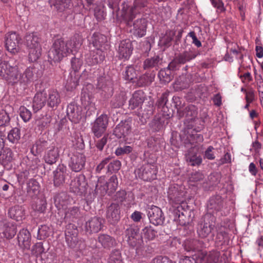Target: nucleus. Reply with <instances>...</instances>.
I'll use <instances>...</instances> for the list:
<instances>
[{
  "label": "nucleus",
  "mask_w": 263,
  "mask_h": 263,
  "mask_svg": "<svg viewBox=\"0 0 263 263\" xmlns=\"http://www.w3.org/2000/svg\"><path fill=\"white\" fill-rule=\"evenodd\" d=\"M136 177L144 181H151L156 178V166L154 163H146L135 171Z\"/></svg>",
  "instance_id": "5"
},
{
  "label": "nucleus",
  "mask_w": 263,
  "mask_h": 263,
  "mask_svg": "<svg viewBox=\"0 0 263 263\" xmlns=\"http://www.w3.org/2000/svg\"><path fill=\"white\" fill-rule=\"evenodd\" d=\"M118 185V178L116 175H112L107 182L105 183V186L104 187V190L105 192L109 191V193H111L114 192Z\"/></svg>",
  "instance_id": "41"
},
{
  "label": "nucleus",
  "mask_w": 263,
  "mask_h": 263,
  "mask_svg": "<svg viewBox=\"0 0 263 263\" xmlns=\"http://www.w3.org/2000/svg\"><path fill=\"white\" fill-rule=\"evenodd\" d=\"M98 241L105 249H110L116 243L114 238L105 234H100L98 237Z\"/></svg>",
  "instance_id": "30"
},
{
  "label": "nucleus",
  "mask_w": 263,
  "mask_h": 263,
  "mask_svg": "<svg viewBox=\"0 0 263 263\" xmlns=\"http://www.w3.org/2000/svg\"><path fill=\"white\" fill-rule=\"evenodd\" d=\"M44 248L42 242L35 243L31 249V254L33 255L38 256L44 252Z\"/></svg>",
  "instance_id": "63"
},
{
  "label": "nucleus",
  "mask_w": 263,
  "mask_h": 263,
  "mask_svg": "<svg viewBox=\"0 0 263 263\" xmlns=\"http://www.w3.org/2000/svg\"><path fill=\"white\" fill-rule=\"evenodd\" d=\"M108 263H123V260L120 251L114 250L110 253L107 261Z\"/></svg>",
  "instance_id": "51"
},
{
  "label": "nucleus",
  "mask_w": 263,
  "mask_h": 263,
  "mask_svg": "<svg viewBox=\"0 0 263 263\" xmlns=\"http://www.w3.org/2000/svg\"><path fill=\"white\" fill-rule=\"evenodd\" d=\"M193 150L190 149L188 154L186 155V160L192 166L199 165L202 162V158L200 156H197L193 153L192 152Z\"/></svg>",
  "instance_id": "43"
},
{
  "label": "nucleus",
  "mask_w": 263,
  "mask_h": 263,
  "mask_svg": "<svg viewBox=\"0 0 263 263\" xmlns=\"http://www.w3.org/2000/svg\"><path fill=\"white\" fill-rule=\"evenodd\" d=\"M20 115L24 122H27L31 119L32 114L26 107L22 106L20 107Z\"/></svg>",
  "instance_id": "58"
},
{
  "label": "nucleus",
  "mask_w": 263,
  "mask_h": 263,
  "mask_svg": "<svg viewBox=\"0 0 263 263\" xmlns=\"http://www.w3.org/2000/svg\"><path fill=\"white\" fill-rule=\"evenodd\" d=\"M162 59L159 55L147 58L143 62V68L145 70L155 69L157 70L162 64Z\"/></svg>",
  "instance_id": "26"
},
{
  "label": "nucleus",
  "mask_w": 263,
  "mask_h": 263,
  "mask_svg": "<svg viewBox=\"0 0 263 263\" xmlns=\"http://www.w3.org/2000/svg\"><path fill=\"white\" fill-rule=\"evenodd\" d=\"M121 163L119 160H114L110 162L108 166V171L112 173L117 172L121 168Z\"/></svg>",
  "instance_id": "64"
},
{
  "label": "nucleus",
  "mask_w": 263,
  "mask_h": 263,
  "mask_svg": "<svg viewBox=\"0 0 263 263\" xmlns=\"http://www.w3.org/2000/svg\"><path fill=\"white\" fill-rule=\"evenodd\" d=\"M169 198L174 200L177 203H179L184 201V198H183V194L182 193H180L177 191H175V192H171V191L168 192Z\"/></svg>",
  "instance_id": "57"
},
{
  "label": "nucleus",
  "mask_w": 263,
  "mask_h": 263,
  "mask_svg": "<svg viewBox=\"0 0 263 263\" xmlns=\"http://www.w3.org/2000/svg\"><path fill=\"white\" fill-rule=\"evenodd\" d=\"M157 232L152 226L146 227L142 230L143 237L148 240H153L157 236Z\"/></svg>",
  "instance_id": "47"
},
{
  "label": "nucleus",
  "mask_w": 263,
  "mask_h": 263,
  "mask_svg": "<svg viewBox=\"0 0 263 263\" xmlns=\"http://www.w3.org/2000/svg\"><path fill=\"white\" fill-rule=\"evenodd\" d=\"M202 245L201 242L197 239L187 240L184 242V249L188 252L199 250Z\"/></svg>",
  "instance_id": "36"
},
{
  "label": "nucleus",
  "mask_w": 263,
  "mask_h": 263,
  "mask_svg": "<svg viewBox=\"0 0 263 263\" xmlns=\"http://www.w3.org/2000/svg\"><path fill=\"white\" fill-rule=\"evenodd\" d=\"M133 50V47L129 40L126 39L121 41L118 49L119 59H128L132 53Z\"/></svg>",
  "instance_id": "15"
},
{
  "label": "nucleus",
  "mask_w": 263,
  "mask_h": 263,
  "mask_svg": "<svg viewBox=\"0 0 263 263\" xmlns=\"http://www.w3.org/2000/svg\"><path fill=\"white\" fill-rule=\"evenodd\" d=\"M175 106L177 109V114L180 118H182L184 116V110L185 107H184V103H182L181 98L178 97H174L173 98Z\"/></svg>",
  "instance_id": "48"
},
{
  "label": "nucleus",
  "mask_w": 263,
  "mask_h": 263,
  "mask_svg": "<svg viewBox=\"0 0 263 263\" xmlns=\"http://www.w3.org/2000/svg\"><path fill=\"white\" fill-rule=\"evenodd\" d=\"M204 178V174L201 172L197 171L190 174L189 182L190 183H193L192 185H194L195 183L203 180Z\"/></svg>",
  "instance_id": "53"
},
{
  "label": "nucleus",
  "mask_w": 263,
  "mask_h": 263,
  "mask_svg": "<svg viewBox=\"0 0 263 263\" xmlns=\"http://www.w3.org/2000/svg\"><path fill=\"white\" fill-rule=\"evenodd\" d=\"M26 194L31 198H35L40 192L39 183L34 179H30L26 183Z\"/></svg>",
  "instance_id": "22"
},
{
  "label": "nucleus",
  "mask_w": 263,
  "mask_h": 263,
  "mask_svg": "<svg viewBox=\"0 0 263 263\" xmlns=\"http://www.w3.org/2000/svg\"><path fill=\"white\" fill-rule=\"evenodd\" d=\"M197 55L195 52L191 50H185L177 56V60L180 64H184L195 59Z\"/></svg>",
  "instance_id": "31"
},
{
  "label": "nucleus",
  "mask_w": 263,
  "mask_h": 263,
  "mask_svg": "<svg viewBox=\"0 0 263 263\" xmlns=\"http://www.w3.org/2000/svg\"><path fill=\"white\" fill-rule=\"evenodd\" d=\"M108 123V118L106 115H101L94 121L91 130L94 135L97 137H100L106 131Z\"/></svg>",
  "instance_id": "10"
},
{
  "label": "nucleus",
  "mask_w": 263,
  "mask_h": 263,
  "mask_svg": "<svg viewBox=\"0 0 263 263\" xmlns=\"http://www.w3.org/2000/svg\"><path fill=\"white\" fill-rule=\"evenodd\" d=\"M145 95L142 90H137L133 95L129 101V106L131 109H134L140 106L144 102Z\"/></svg>",
  "instance_id": "25"
},
{
  "label": "nucleus",
  "mask_w": 263,
  "mask_h": 263,
  "mask_svg": "<svg viewBox=\"0 0 263 263\" xmlns=\"http://www.w3.org/2000/svg\"><path fill=\"white\" fill-rule=\"evenodd\" d=\"M216 239L217 241L221 242L222 244L228 245L230 240V237L228 233L224 231L218 233Z\"/></svg>",
  "instance_id": "60"
},
{
  "label": "nucleus",
  "mask_w": 263,
  "mask_h": 263,
  "mask_svg": "<svg viewBox=\"0 0 263 263\" xmlns=\"http://www.w3.org/2000/svg\"><path fill=\"white\" fill-rule=\"evenodd\" d=\"M80 215V209L78 206H72L68 208L65 212V218L69 220H73Z\"/></svg>",
  "instance_id": "46"
},
{
  "label": "nucleus",
  "mask_w": 263,
  "mask_h": 263,
  "mask_svg": "<svg viewBox=\"0 0 263 263\" xmlns=\"http://www.w3.org/2000/svg\"><path fill=\"white\" fill-rule=\"evenodd\" d=\"M82 107L72 102L67 108V115L69 120L74 123H79L82 118Z\"/></svg>",
  "instance_id": "14"
},
{
  "label": "nucleus",
  "mask_w": 263,
  "mask_h": 263,
  "mask_svg": "<svg viewBox=\"0 0 263 263\" xmlns=\"http://www.w3.org/2000/svg\"><path fill=\"white\" fill-rule=\"evenodd\" d=\"M167 101V95L166 93H162L161 97L158 99L156 105L158 108H162V110L164 112H165V109L167 107H165V105Z\"/></svg>",
  "instance_id": "61"
},
{
  "label": "nucleus",
  "mask_w": 263,
  "mask_h": 263,
  "mask_svg": "<svg viewBox=\"0 0 263 263\" xmlns=\"http://www.w3.org/2000/svg\"><path fill=\"white\" fill-rule=\"evenodd\" d=\"M10 118L6 111H0V126H6L9 124Z\"/></svg>",
  "instance_id": "62"
},
{
  "label": "nucleus",
  "mask_w": 263,
  "mask_h": 263,
  "mask_svg": "<svg viewBox=\"0 0 263 263\" xmlns=\"http://www.w3.org/2000/svg\"><path fill=\"white\" fill-rule=\"evenodd\" d=\"M126 100L125 94L122 92L116 95L111 100L110 104L114 108H119L123 106Z\"/></svg>",
  "instance_id": "39"
},
{
  "label": "nucleus",
  "mask_w": 263,
  "mask_h": 263,
  "mask_svg": "<svg viewBox=\"0 0 263 263\" xmlns=\"http://www.w3.org/2000/svg\"><path fill=\"white\" fill-rule=\"evenodd\" d=\"M68 157L70 158L69 166L72 171L79 172L84 168L86 158L83 154L77 151L71 152Z\"/></svg>",
  "instance_id": "6"
},
{
  "label": "nucleus",
  "mask_w": 263,
  "mask_h": 263,
  "mask_svg": "<svg viewBox=\"0 0 263 263\" xmlns=\"http://www.w3.org/2000/svg\"><path fill=\"white\" fill-rule=\"evenodd\" d=\"M49 143L45 140L40 139L33 146V149L35 148L37 153H41L48 147Z\"/></svg>",
  "instance_id": "56"
},
{
  "label": "nucleus",
  "mask_w": 263,
  "mask_h": 263,
  "mask_svg": "<svg viewBox=\"0 0 263 263\" xmlns=\"http://www.w3.org/2000/svg\"><path fill=\"white\" fill-rule=\"evenodd\" d=\"M125 235L129 246L135 247L140 245L141 237L138 235V230L136 228L129 226L125 231Z\"/></svg>",
  "instance_id": "17"
},
{
  "label": "nucleus",
  "mask_w": 263,
  "mask_h": 263,
  "mask_svg": "<svg viewBox=\"0 0 263 263\" xmlns=\"http://www.w3.org/2000/svg\"><path fill=\"white\" fill-rule=\"evenodd\" d=\"M10 218L16 220H22L25 217V210L22 206L15 205L10 208L8 211Z\"/></svg>",
  "instance_id": "29"
},
{
  "label": "nucleus",
  "mask_w": 263,
  "mask_h": 263,
  "mask_svg": "<svg viewBox=\"0 0 263 263\" xmlns=\"http://www.w3.org/2000/svg\"><path fill=\"white\" fill-rule=\"evenodd\" d=\"M51 233L50 229L46 225H42L38 229L37 238L42 240L48 237Z\"/></svg>",
  "instance_id": "52"
},
{
  "label": "nucleus",
  "mask_w": 263,
  "mask_h": 263,
  "mask_svg": "<svg viewBox=\"0 0 263 263\" xmlns=\"http://www.w3.org/2000/svg\"><path fill=\"white\" fill-rule=\"evenodd\" d=\"M215 231V217L211 214H206L204 217L203 222L198 228L197 232L201 238H205L211 235L214 236Z\"/></svg>",
  "instance_id": "3"
},
{
  "label": "nucleus",
  "mask_w": 263,
  "mask_h": 263,
  "mask_svg": "<svg viewBox=\"0 0 263 263\" xmlns=\"http://www.w3.org/2000/svg\"><path fill=\"white\" fill-rule=\"evenodd\" d=\"M20 130L17 128H14L9 132L7 138L10 142L14 143L20 140Z\"/></svg>",
  "instance_id": "54"
},
{
  "label": "nucleus",
  "mask_w": 263,
  "mask_h": 263,
  "mask_svg": "<svg viewBox=\"0 0 263 263\" xmlns=\"http://www.w3.org/2000/svg\"><path fill=\"white\" fill-rule=\"evenodd\" d=\"M33 72L29 68H27L23 74H21L18 71V82H19L21 84H24L25 85L28 84L33 81Z\"/></svg>",
  "instance_id": "37"
},
{
  "label": "nucleus",
  "mask_w": 263,
  "mask_h": 263,
  "mask_svg": "<svg viewBox=\"0 0 263 263\" xmlns=\"http://www.w3.org/2000/svg\"><path fill=\"white\" fill-rule=\"evenodd\" d=\"M18 71L16 65H12L9 62L6 61L0 63V76L9 83L18 82Z\"/></svg>",
  "instance_id": "2"
},
{
  "label": "nucleus",
  "mask_w": 263,
  "mask_h": 263,
  "mask_svg": "<svg viewBox=\"0 0 263 263\" xmlns=\"http://www.w3.org/2000/svg\"><path fill=\"white\" fill-rule=\"evenodd\" d=\"M21 37L15 32L8 33L5 35V47L10 52L15 54L20 50Z\"/></svg>",
  "instance_id": "8"
},
{
  "label": "nucleus",
  "mask_w": 263,
  "mask_h": 263,
  "mask_svg": "<svg viewBox=\"0 0 263 263\" xmlns=\"http://www.w3.org/2000/svg\"><path fill=\"white\" fill-rule=\"evenodd\" d=\"M200 257L205 263H216L218 260V254L215 252H211L209 254L202 253Z\"/></svg>",
  "instance_id": "44"
},
{
  "label": "nucleus",
  "mask_w": 263,
  "mask_h": 263,
  "mask_svg": "<svg viewBox=\"0 0 263 263\" xmlns=\"http://www.w3.org/2000/svg\"><path fill=\"white\" fill-rule=\"evenodd\" d=\"M16 232V226L14 224H10L5 227L4 235L7 238L10 239L15 236Z\"/></svg>",
  "instance_id": "55"
},
{
  "label": "nucleus",
  "mask_w": 263,
  "mask_h": 263,
  "mask_svg": "<svg viewBox=\"0 0 263 263\" xmlns=\"http://www.w3.org/2000/svg\"><path fill=\"white\" fill-rule=\"evenodd\" d=\"M19 246L24 249L28 250L31 245V235L27 229H22L17 236Z\"/></svg>",
  "instance_id": "24"
},
{
  "label": "nucleus",
  "mask_w": 263,
  "mask_h": 263,
  "mask_svg": "<svg viewBox=\"0 0 263 263\" xmlns=\"http://www.w3.org/2000/svg\"><path fill=\"white\" fill-rule=\"evenodd\" d=\"M104 220L99 217L91 218L85 223V231L89 234L96 233L101 231L104 226Z\"/></svg>",
  "instance_id": "12"
},
{
  "label": "nucleus",
  "mask_w": 263,
  "mask_h": 263,
  "mask_svg": "<svg viewBox=\"0 0 263 263\" xmlns=\"http://www.w3.org/2000/svg\"><path fill=\"white\" fill-rule=\"evenodd\" d=\"M66 174V167L63 164L59 165L53 172V183L55 186H59L65 182Z\"/></svg>",
  "instance_id": "23"
},
{
  "label": "nucleus",
  "mask_w": 263,
  "mask_h": 263,
  "mask_svg": "<svg viewBox=\"0 0 263 263\" xmlns=\"http://www.w3.org/2000/svg\"><path fill=\"white\" fill-rule=\"evenodd\" d=\"M25 44L29 48L41 46L40 39L34 33L27 34L25 36Z\"/></svg>",
  "instance_id": "33"
},
{
  "label": "nucleus",
  "mask_w": 263,
  "mask_h": 263,
  "mask_svg": "<svg viewBox=\"0 0 263 263\" xmlns=\"http://www.w3.org/2000/svg\"><path fill=\"white\" fill-rule=\"evenodd\" d=\"M223 206V199L220 196L218 195L212 196L207 203V209L209 214L220 211Z\"/></svg>",
  "instance_id": "19"
},
{
  "label": "nucleus",
  "mask_w": 263,
  "mask_h": 263,
  "mask_svg": "<svg viewBox=\"0 0 263 263\" xmlns=\"http://www.w3.org/2000/svg\"><path fill=\"white\" fill-rule=\"evenodd\" d=\"M132 122L130 119L121 121L115 128L114 135L118 138L125 137L131 132Z\"/></svg>",
  "instance_id": "16"
},
{
  "label": "nucleus",
  "mask_w": 263,
  "mask_h": 263,
  "mask_svg": "<svg viewBox=\"0 0 263 263\" xmlns=\"http://www.w3.org/2000/svg\"><path fill=\"white\" fill-rule=\"evenodd\" d=\"M136 15L131 16L129 18L123 17L126 22V25L129 27H133L130 30V32H133L134 34L138 36L142 37L145 35L147 28V21L145 18H140L133 22Z\"/></svg>",
  "instance_id": "4"
},
{
  "label": "nucleus",
  "mask_w": 263,
  "mask_h": 263,
  "mask_svg": "<svg viewBox=\"0 0 263 263\" xmlns=\"http://www.w3.org/2000/svg\"><path fill=\"white\" fill-rule=\"evenodd\" d=\"M87 183L85 177L83 174H80L70 184V189L74 193L82 195L85 194L87 190Z\"/></svg>",
  "instance_id": "9"
},
{
  "label": "nucleus",
  "mask_w": 263,
  "mask_h": 263,
  "mask_svg": "<svg viewBox=\"0 0 263 263\" xmlns=\"http://www.w3.org/2000/svg\"><path fill=\"white\" fill-rule=\"evenodd\" d=\"M148 0H135L133 6L128 7L127 5L124 6L122 9V16L129 18L131 16L136 15L144 10L147 7Z\"/></svg>",
  "instance_id": "7"
},
{
  "label": "nucleus",
  "mask_w": 263,
  "mask_h": 263,
  "mask_svg": "<svg viewBox=\"0 0 263 263\" xmlns=\"http://www.w3.org/2000/svg\"><path fill=\"white\" fill-rule=\"evenodd\" d=\"M106 41L105 35L101 34H95L92 37V44L96 49H100Z\"/></svg>",
  "instance_id": "49"
},
{
  "label": "nucleus",
  "mask_w": 263,
  "mask_h": 263,
  "mask_svg": "<svg viewBox=\"0 0 263 263\" xmlns=\"http://www.w3.org/2000/svg\"><path fill=\"white\" fill-rule=\"evenodd\" d=\"M59 157L58 148L52 146L51 148L44 156V160L46 163L52 164L55 163Z\"/></svg>",
  "instance_id": "34"
},
{
  "label": "nucleus",
  "mask_w": 263,
  "mask_h": 263,
  "mask_svg": "<svg viewBox=\"0 0 263 263\" xmlns=\"http://www.w3.org/2000/svg\"><path fill=\"white\" fill-rule=\"evenodd\" d=\"M47 105L51 108L57 107L61 102L60 96L57 90H49L47 93Z\"/></svg>",
  "instance_id": "28"
},
{
  "label": "nucleus",
  "mask_w": 263,
  "mask_h": 263,
  "mask_svg": "<svg viewBox=\"0 0 263 263\" xmlns=\"http://www.w3.org/2000/svg\"><path fill=\"white\" fill-rule=\"evenodd\" d=\"M71 0H49V2L51 7L58 11H63L68 8L71 3Z\"/></svg>",
  "instance_id": "32"
},
{
  "label": "nucleus",
  "mask_w": 263,
  "mask_h": 263,
  "mask_svg": "<svg viewBox=\"0 0 263 263\" xmlns=\"http://www.w3.org/2000/svg\"><path fill=\"white\" fill-rule=\"evenodd\" d=\"M147 215L150 222L156 226L162 225L164 222L163 213L161 209L157 206H151L148 211Z\"/></svg>",
  "instance_id": "13"
},
{
  "label": "nucleus",
  "mask_w": 263,
  "mask_h": 263,
  "mask_svg": "<svg viewBox=\"0 0 263 263\" xmlns=\"http://www.w3.org/2000/svg\"><path fill=\"white\" fill-rule=\"evenodd\" d=\"M29 59L30 61L34 62L37 60L41 55V46L29 48Z\"/></svg>",
  "instance_id": "50"
},
{
  "label": "nucleus",
  "mask_w": 263,
  "mask_h": 263,
  "mask_svg": "<svg viewBox=\"0 0 263 263\" xmlns=\"http://www.w3.org/2000/svg\"><path fill=\"white\" fill-rule=\"evenodd\" d=\"M71 51L68 43L62 39H57L48 51L49 61L51 64L52 62H59L63 58L67 57Z\"/></svg>",
  "instance_id": "1"
},
{
  "label": "nucleus",
  "mask_w": 263,
  "mask_h": 263,
  "mask_svg": "<svg viewBox=\"0 0 263 263\" xmlns=\"http://www.w3.org/2000/svg\"><path fill=\"white\" fill-rule=\"evenodd\" d=\"M184 113V117L186 118V121L189 123H192V120L196 118L197 115V111L195 107L193 105L185 107Z\"/></svg>",
  "instance_id": "40"
},
{
  "label": "nucleus",
  "mask_w": 263,
  "mask_h": 263,
  "mask_svg": "<svg viewBox=\"0 0 263 263\" xmlns=\"http://www.w3.org/2000/svg\"><path fill=\"white\" fill-rule=\"evenodd\" d=\"M50 116L46 115L41 117H37L35 120L34 124L39 130H42L50 123Z\"/></svg>",
  "instance_id": "42"
},
{
  "label": "nucleus",
  "mask_w": 263,
  "mask_h": 263,
  "mask_svg": "<svg viewBox=\"0 0 263 263\" xmlns=\"http://www.w3.org/2000/svg\"><path fill=\"white\" fill-rule=\"evenodd\" d=\"M106 218L112 224H116L120 218V210L118 204L112 203L107 208Z\"/></svg>",
  "instance_id": "18"
},
{
  "label": "nucleus",
  "mask_w": 263,
  "mask_h": 263,
  "mask_svg": "<svg viewBox=\"0 0 263 263\" xmlns=\"http://www.w3.org/2000/svg\"><path fill=\"white\" fill-rule=\"evenodd\" d=\"M83 64V61L80 58H73L71 60V68L74 71V73H77L81 68Z\"/></svg>",
  "instance_id": "59"
},
{
  "label": "nucleus",
  "mask_w": 263,
  "mask_h": 263,
  "mask_svg": "<svg viewBox=\"0 0 263 263\" xmlns=\"http://www.w3.org/2000/svg\"><path fill=\"white\" fill-rule=\"evenodd\" d=\"M65 235L66 241L68 245L70 248H76L79 241L77 227L73 224L69 223L66 226Z\"/></svg>",
  "instance_id": "11"
},
{
  "label": "nucleus",
  "mask_w": 263,
  "mask_h": 263,
  "mask_svg": "<svg viewBox=\"0 0 263 263\" xmlns=\"http://www.w3.org/2000/svg\"><path fill=\"white\" fill-rule=\"evenodd\" d=\"M47 93L45 90L37 92L32 102V108L34 112H37L42 109L47 102Z\"/></svg>",
  "instance_id": "20"
},
{
  "label": "nucleus",
  "mask_w": 263,
  "mask_h": 263,
  "mask_svg": "<svg viewBox=\"0 0 263 263\" xmlns=\"http://www.w3.org/2000/svg\"><path fill=\"white\" fill-rule=\"evenodd\" d=\"M72 201L66 192H61L57 194L54 197V203L59 209H66L67 205Z\"/></svg>",
  "instance_id": "27"
},
{
  "label": "nucleus",
  "mask_w": 263,
  "mask_h": 263,
  "mask_svg": "<svg viewBox=\"0 0 263 263\" xmlns=\"http://www.w3.org/2000/svg\"><path fill=\"white\" fill-rule=\"evenodd\" d=\"M158 77L161 83L166 84L169 83L173 79L172 71L169 68H164L160 70L158 73Z\"/></svg>",
  "instance_id": "38"
},
{
  "label": "nucleus",
  "mask_w": 263,
  "mask_h": 263,
  "mask_svg": "<svg viewBox=\"0 0 263 263\" xmlns=\"http://www.w3.org/2000/svg\"><path fill=\"white\" fill-rule=\"evenodd\" d=\"M204 121L202 118H196L192 120V123H190L189 128H193L196 133L200 132L204 128Z\"/></svg>",
  "instance_id": "45"
},
{
  "label": "nucleus",
  "mask_w": 263,
  "mask_h": 263,
  "mask_svg": "<svg viewBox=\"0 0 263 263\" xmlns=\"http://www.w3.org/2000/svg\"><path fill=\"white\" fill-rule=\"evenodd\" d=\"M80 75L77 73H70L66 84V88L68 90L75 89L79 84Z\"/></svg>",
  "instance_id": "35"
},
{
  "label": "nucleus",
  "mask_w": 263,
  "mask_h": 263,
  "mask_svg": "<svg viewBox=\"0 0 263 263\" xmlns=\"http://www.w3.org/2000/svg\"><path fill=\"white\" fill-rule=\"evenodd\" d=\"M105 59V54L100 49L91 50L86 58L89 65H96L102 62Z\"/></svg>",
  "instance_id": "21"
}]
</instances>
